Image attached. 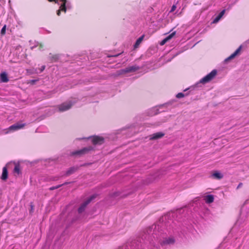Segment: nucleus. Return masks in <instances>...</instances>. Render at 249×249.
Masks as SVG:
<instances>
[{
  "mask_svg": "<svg viewBox=\"0 0 249 249\" xmlns=\"http://www.w3.org/2000/svg\"><path fill=\"white\" fill-rule=\"evenodd\" d=\"M91 148H84L80 150L76 151L71 153L72 155H80L85 154L87 151L90 150Z\"/></svg>",
  "mask_w": 249,
  "mask_h": 249,
  "instance_id": "nucleus-9",
  "label": "nucleus"
},
{
  "mask_svg": "<svg viewBox=\"0 0 249 249\" xmlns=\"http://www.w3.org/2000/svg\"><path fill=\"white\" fill-rule=\"evenodd\" d=\"M242 46H240L233 53H232L229 57L225 59V61H228L234 58L240 52Z\"/></svg>",
  "mask_w": 249,
  "mask_h": 249,
  "instance_id": "nucleus-11",
  "label": "nucleus"
},
{
  "mask_svg": "<svg viewBox=\"0 0 249 249\" xmlns=\"http://www.w3.org/2000/svg\"><path fill=\"white\" fill-rule=\"evenodd\" d=\"M140 69V67L136 65L129 66L125 69H122L120 71V74H124L130 72H135Z\"/></svg>",
  "mask_w": 249,
  "mask_h": 249,
  "instance_id": "nucleus-4",
  "label": "nucleus"
},
{
  "mask_svg": "<svg viewBox=\"0 0 249 249\" xmlns=\"http://www.w3.org/2000/svg\"><path fill=\"white\" fill-rule=\"evenodd\" d=\"M183 212H184V209H183V208L179 209L177 210L175 212L171 213L169 214L165 215L164 217H163L162 218V221L166 220L167 219H168L169 218V217H170V216L174 217L176 215L180 214V213H183Z\"/></svg>",
  "mask_w": 249,
  "mask_h": 249,
  "instance_id": "nucleus-7",
  "label": "nucleus"
},
{
  "mask_svg": "<svg viewBox=\"0 0 249 249\" xmlns=\"http://www.w3.org/2000/svg\"><path fill=\"white\" fill-rule=\"evenodd\" d=\"M14 171L15 173H17V174H19L20 173V167L19 164H16L15 165V166L14 167Z\"/></svg>",
  "mask_w": 249,
  "mask_h": 249,
  "instance_id": "nucleus-20",
  "label": "nucleus"
},
{
  "mask_svg": "<svg viewBox=\"0 0 249 249\" xmlns=\"http://www.w3.org/2000/svg\"><path fill=\"white\" fill-rule=\"evenodd\" d=\"M185 95L183 93L180 92L177 94L176 97L178 98H181L183 97Z\"/></svg>",
  "mask_w": 249,
  "mask_h": 249,
  "instance_id": "nucleus-24",
  "label": "nucleus"
},
{
  "mask_svg": "<svg viewBox=\"0 0 249 249\" xmlns=\"http://www.w3.org/2000/svg\"><path fill=\"white\" fill-rule=\"evenodd\" d=\"M175 35V32H173L170 35H169L168 36H167L166 38H165L164 39H163L161 42H160V45H164L168 40L170 39L173 36H174Z\"/></svg>",
  "mask_w": 249,
  "mask_h": 249,
  "instance_id": "nucleus-14",
  "label": "nucleus"
},
{
  "mask_svg": "<svg viewBox=\"0 0 249 249\" xmlns=\"http://www.w3.org/2000/svg\"><path fill=\"white\" fill-rule=\"evenodd\" d=\"M77 169L76 168L74 167H72L70 168L66 172V175L69 176L71 174H72L73 172H75V171Z\"/></svg>",
  "mask_w": 249,
  "mask_h": 249,
  "instance_id": "nucleus-19",
  "label": "nucleus"
},
{
  "mask_svg": "<svg viewBox=\"0 0 249 249\" xmlns=\"http://www.w3.org/2000/svg\"><path fill=\"white\" fill-rule=\"evenodd\" d=\"M38 45H39V50H40V51H42L43 50L42 49V45L41 44H39L38 42L36 43V44L35 46L31 47V49L33 50L35 47H36V46H38Z\"/></svg>",
  "mask_w": 249,
  "mask_h": 249,
  "instance_id": "nucleus-21",
  "label": "nucleus"
},
{
  "mask_svg": "<svg viewBox=\"0 0 249 249\" xmlns=\"http://www.w3.org/2000/svg\"><path fill=\"white\" fill-rule=\"evenodd\" d=\"M92 142L93 144H102L104 142L103 138L99 136H95L92 138Z\"/></svg>",
  "mask_w": 249,
  "mask_h": 249,
  "instance_id": "nucleus-8",
  "label": "nucleus"
},
{
  "mask_svg": "<svg viewBox=\"0 0 249 249\" xmlns=\"http://www.w3.org/2000/svg\"><path fill=\"white\" fill-rule=\"evenodd\" d=\"M45 69V65L42 66L39 69L40 72H42Z\"/></svg>",
  "mask_w": 249,
  "mask_h": 249,
  "instance_id": "nucleus-28",
  "label": "nucleus"
},
{
  "mask_svg": "<svg viewBox=\"0 0 249 249\" xmlns=\"http://www.w3.org/2000/svg\"><path fill=\"white\" fill-rule=\"evenodd\" d=\"M120 196V195H119V194H118V192L115 193L114 194V196Z\"/></svg>",
  "mask_w": 249,
  "mask_h": 249,
  "instance_id": "nucleus-32",
  "label": "nucleus"
},
{
  "mask_svg": "<svg viewBox=\"0 0 249 249\" xmlns=\"http://www.w3.org/2000/svg\"><path fill=\"white\" fill-rule=\"evenodd\" d=\"M164 134L162 132H157L151 135L150 137V140H157L163 137Z\"/></svg>",
  "mask_w": 249,
  "mask_h": 249,
  "instance_id": "nucleus-10",
  "label": "nucleus"
},
{
  "mask_svg": "<svg viewBox=\"0 0 249 249\" xmlns=\"http://www.w3.org/2000/svg\"><path fill=\"white\" fill-rule=\"evenodd\" d=\"M96 197V195H93L89 197L86 201L83 202L78 209V212L79 214L83 213L87 206L91 201L92 200Z\"/></svg>",
  "mask_w": 249,
  "mask_h": 249,
  "instance_id": "nucleus-3",
  "label": "nucleus"
},
{
  "mask_svg": "<svg viewBox=\"0 0 249 249\" xmlns=\"http://www.w3.org/2000/svg\"><path fill=\"white\" fill-rule=\"evenodd\" d=\"M217 71L216 70H213L210 73L202 78L199 81V83L205 84L210 82L216 75Z\"/></svg>",
  "mask_w": 249,
  "mask_h": 249,
  "instance_id": "nucleus-2",
  "label": "nucleus"
},
{
  "mask_svg": "<svg viewBox=\"0 0 249 249\" xmlns=\"http://www.w3.org/2000/svg\"><path fill=\"white\" fill-rule=\"evenodd\" d=\"M25 125L24 124L20 123H16L10 126L8 129L9 131H14L23 128Z\"/></svg>",
  "mask_w": 249,
  "mask_h": 249,
  "instance_id": "nucleus-6",
  "label": "nucleus"
},
{
  "mask_svg": "<svg viewBox=\"0 0 249 249\" xmlns=\"http://www.w3.org/2000/svg\"><path fill=\"white\" fill-rule=\"evenodd\" d=\"M20 49H21V47L20 46H18L16 48V50H20Z\"/></svg>",
  "mask_w": 249,
  "mask_h": 249,
  "instance_id": "nucleus-31",
  "label": "nucleus"
},
{
  "mask_svg": "<svg viewBox=\"0 0 249 249\" xmlns=\"http://www.w3.org/2000/svg\"><path fill=\"white\" fill-rule=\"evenodd\" d=\"M143 38H144V35H142L136 40V41L134 45V48H135V49L137 48L139 46L140 44L141 43V42L143 40Z\"/></svg>",
  "mask_w": 249,
  "mask_h": 249,
  "instance_id": "nucleus-15",
  "label": "nucleus"
},
{
  "mask_svg": "<svg viewBox=\"0 0 249 249\" xmlns=\"http://www.w3.org/2000/svg\"><path fill=\"white\" fill-rule=\"evenodd\" d=\"M204 200L207 203H212L214 200V197L213 195H207L204 197Z\"/></svg>",
  "mask_w": 249,
  "mask_h": 249,
  "instance_id": "nucleus-13",
  "label": "nucleus"
},
{
  "mask_svg": "<svg viewBox=\"0 0 249 249\" xmlns=\"http://www.w3.org/2000/svg\"><path fill=\"white\" fill-rule=\"evenodd\" d=\"M212 176L213 178L218 179H221L223 177V175L218 172H215L213 173L212 174Z\"/></svg>",
  "mask_w": 249,
  "mask_h": 249,
  "instance_id": "nucleus-17",
  "label": "nucleus"
},
{
  "mask_svg": "<svg viewBox=\"0 0 249 249\" xmlns=\"http://www.w3.org/2000/svg\"><path fill=\"white\" fill-rule=\"evenodd\" d=\"M152 111L153 112L151 113L150 114V115H154L157 114L158 113L157 110L155 108L153 109Z\"/></svg>",
  "mask_w": 249,
  "mask_h": 249,
  "instance_id": "nucleus-26",
  "label": "nucleus"
},
{
  "mask_svg": "<svg viewBox=\"0 0 249 249\" xmlns=\"http://www.w3.org/2000/svg\"><path fill=\"white\" fill-rule=\"evenodd\" d=\"M8 176V172L6 167H4L2 169V173L1 176V178L3 180L7 179Z\"/></svg>",
  "mask_w": 249,
  "mask_h": 249,
  "instance_id": "nucleus-16",
  "label": "nucleus"
},
{
  "mask_svg": "<svg viewBox=\"0 0 249 249\" xmlns=\"http://www.w3.org/2000/svg\"><path fill=\"white\" fill-rule=\"evenodd\" d=\"M61 186H62V185H57V186H53V187H51V188H50V190H53L58 189V188H59Z\"/></svg>",
  "mask_w": 249,
  "mask_h": 249,
  "instance_id": "nucleus-25",
  "label": "nucleus"
},
{
  "mask_svg": "<svg viewBox=\"0 0 249 249\" xmlns=\"http://www.w3.org/2000/svg\"><path fill=\"white\" fill-rule=\"evenodd\" d=\"M72 105L73 104L70 101L65 102L59 106V110L61 112L65 111L69 109L71 107Z\"/></svg>",
  "mask_w": 249,
  "mask_h": 249,
  "instance_id": "nucleus-5",
  "label": "nucleus"
},
{
  "mask_svg": "<svg viewBox=\"0 0 249 249\" xmlns=\"http://www.w3.org/2000/svg\"><path fill=\"white\" fill-rule=\"evenodd\" d=\"M37 81V80H32L31 81V83L34 84H35L36 81Z\"/></svg>",
  "mask_w": 249,
  "mask_h": 249,
  "instance_id": "nucleus-29",
  "label": "nucleus"
},
{
  "mask_svg": "<svg viewBox=\"0 0 249 249\" xmlns=\"http://www.w3.org/2000/svg\"><path fill=\"white\" fill-rule=\"evenodd\" d=\"M50 1H54L55 3H57L58 4H60V9L57 12V15L58 16L60 15V11H64L66 12V9L67 8H70V4L67 1V0H48Z\"/></svg>",
  "mask_w": 249,
  "mask_h": 249,
  "instance_id": "nucleus-1",
  "label": "nucleus"
},
{
  "mask_svg": "<svg viewBox=\"0 0 249 249\" xmlns=\"http://www.w3.org/2000/svg\"><path fill=\"white\" fill-rule=\"evenodd\" d=\"M6 29V25H4L1 30L0 34L1 35H4L5 34Z\"/></svg>",
  "mask_w": 249,
  "mask_h": 249,
  "instance_id": "nucleus-23",
  "label": "nucleus"
},
{
  "mask_svg": "<svg viewBox=\"0 0 249 249\" xmlns=\"http://www.w3.org/2000/svg\"><path fill=\"white\" fill-rule=\"evenodd\" d=\"M0 80L2 82H7L8 81V78L7 77V74L5 72H3L0 74Z\"/></svg>",
  "mask_w": 249,
  "mask_h": 249,
  "instance_id": "nucleus-18",
  "label": "nucleus"
},
{
  "mask_svg": "<svg viewBox=\"0 0 249 249\" xmlns=\"http://www.w3.org/2000/svg\"><path fill=\"white\" fill-rule=\"evenodd\" d=\"M176 8H177L176 5L174 4L172 6L171 9L170 11V12L172 13V12H174L176 10Z\"/></svg>",
  "mask_w": 249,
  "mask_h": 249,
  "instance_id": "nucleus-27",
  "label": "nucleus"
},
{
  "mask_svg": "<svg viewBox=\"0 0 249 249\" xmlns=\"http://www.w3.org/2000/svg\"><path fill=\"white\" fill-rule=\"evenodd\" d=\"M243 184L242 183H240L238 186L237 187V189H239V188H240L242 186Z\"/></svg>",
  "mask_w": 249,
  "mask_h": 249,
  "instance_id": "nucleus-30",
  "label": "nucleus"
},
{
  "mask_svg": "<svg viewBox=\"0 0 249 249\" xmlns=\"http://www.w3.org/2000/svg\"><path fill=\"white\" fill-rule=\"evenodd\" d=\"M50 55V57H51V61L52 62L55 61L58 59V56L56 55H52L51 54Z\"/></svg>",
  "mask_w": 249,
  "mask_h": 249,
  "instance_id": "nucleus-22",
  "label": "nucleus"
},
{
  "mask_svg": "<svg viewBox=\"0 0 249 249\" xmlns=\"http://www.w3.org/2000/svg\"><path fill=\"white\" fill-rule=\"evenodd\" d=\"M225 13V10H223L219 15L213 19V23H216L221 19Z\"/></svg>",
  "mask_w": 249,
  "mask_h": 249,
  "instance_id": "nucleus-12",
  "label": "nucleus"
}]
</instances>
